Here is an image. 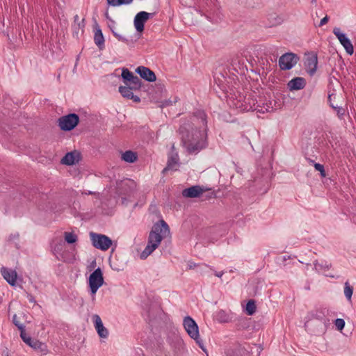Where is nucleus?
<instances>
[{"instance_id":"obj_33","label":"nucleus","mask_w":356,"mask_h":356,"mask_svg":"<svg viewBox=\"0 0 356 356\" xmlns=\"http://www.w3.org/2000/svg\"><path fill=\"white\" fill-rule=\"evenodd\" d=\"M128 83H129V86L133 87L134 90H139L141 88V81L137 76L135 75Z\"/></svg>"},{"instance_id":"obj_45","label":"nucleus","mask_w":356,"mask_h":356,"mask_svg":"<svg viewBox=\"0 0 356 356\" xmlns=\"http://www.w3.org/2000/svg\"><path fill=\"white\" fill-rule=\"evenodd\" d=\"M27 297H28V300L30 302H33V303L36 302L35 298L32 295L29 294Z\"/></svg>"},{"instance_id":"obj_24","label":"nucleus","mask_w":356,"mask_h":356,"mask_svg":"<svg viewBox=\"0 0 356 356\" xmlns=\"http://www.w3.org/2000/svg\"><path fill=\"white\" fill-rule=\"evenodd\" d=\"M137 158L136 153L131 150H127L122 154V159L127 163H134L137 160Z\"/></svg>"},{"instance_id":"obj_11","label":"nucleus","mask_w":356,"mask_h":356,"mask_svg":"<svg viewBox=\"0 0 356 356\" xmlns=\"http://www.w3.org/2000/svg\"><path fill=\"white\" fill-rule=\"evenodd\" d=\"M153 13H149L145 11H140L134 17V24L138 32H142L144 30V26L146 21Z\"/></svg>"},{"instance_id":"obj_42","label":"nucleus","mask_w":356,"mask_h":356,"mask_svg":"<svg viewBox=\"0 0 356 356\" xmlns=\"http://www.w3.org/2000/svg\"><path fill=\"white\" fill-rule=\"evenodd\" d=\"M328 20H329V17H328V16L326 15L321 20L319 26H322L325 25V24H327Z\"/></svg>"},{"instance_id":"obj_46","label":"nucleus","mask_w":356,"mask_h":356,"mask_svg":"<svg viewBox=\"0 0 356 356\" xmlns=\"http://www.w3.org/2000/svg\"><path fill=\"white\" fill-rule=\"evenodd\" d=\"M196 266H197V264L195 263H193V262H189L188 263V268L189 269H193V268H194Z\"/></svg>"},{"instance_id":"obj_7","label":"nucleus","mask_w":356,"mask_h":356,"mask_svg":"<svg viewBox=\"0 0 356 356\" xmlns=\"http://www.w3.org/2000/svg\"><path fill=\"white\" fill-rule=\"evenodd\" d=\"M298 60L299 57L297 54L287 52L280 57L279 67L282 70H289L293 68Z\"/></svg>"},{"instance_id":"obj_29","label":"nucleus","mask_w":356,"mask_h":356,"mask_svg":"<svg viewBox=\"0 0 356 356\" xmlns=\"http://www.w3.org/2000/svg\"><path fill=\"white\" fill-rule=\"evenodd\" d=\"M122 78L123 79L124 83L128 85V83L129 81H131L133 77L134 76V74L129 71L127 68H123L122 71Z\"/></svg>"},{"instance_id":"obj_27","label":"nucleus","mask_w":356,"mask_h":356,"mask_svg":"<svg viewBox=\"0 0 356 356\" xmlns=\"http://www.w3.org/2000/svg\"><path fill=\"white\" fill-rule=\"evenodd\" d=\"M215 318L219 323H227L230 321L229 314L224 310L217 312Z\"/></svg>"},{"instance_id":"obj_34","label":"nucleus","mask_w":356,"mask_h":356,"mask_svg":"<svg viewBox=\"0 0 356 356\" xmlns=\"http://www.w3.org/2000/svg\"><path fill=\"white\" fill-rule=\"evenodd\" d=\"M246 312L248 315H252L256 311V305L253 300H250L246 304Z\"/></svg>"},{"instance_id":"obj_37","label":"nucleus","mask_w":356,"mask_h":356,"mask_svg":"<svg viewBox=\"0 0 356 356\" xmlns=\"http://www.w3.org/2000/svg\"><path fill=\"white\" fill-rule=\"evenodd\" d=\"M20 337L22 338L23 341L27 345H29L31 343L32 340L33 339L26 333L25 329L20 331Z\"/></svg>"},{"instance_id":"obj_4","label":"nucleus","mask_w":356,"mask_h":356,"mask_svg":"<svg viewBox=\"0 0 356 356\" xmlns=\"http://www.w3.org/2000/svg\"><path fill=\"white\" fill-rule=\"evenodd\" d=\"M104 282L102 269L96 268L89 276L88 285L90 293L94 296Z\"/></svg>"},{"instance_id":"obj_51","label":"nucleus","mask_w":356,"mask_h":356,"mask_svg":"<svg viewBox=\"0 0 356 356\" xmlns=\"http://www.w3.org/2000/svg\"><path fill=\"white\" fill-rule=\"evenodd\" d=\"M86 194H88V195H90V194H95V193H92L91 191H88V193H85Z\"/></svg>"},{"instance_id":"obj_39","label":"nucleus","mask_w":356,"mask_h":356,"mask_svg":"<svg viewBox=\"0 0 356 356\" xmlns=\"http://www.w3.org/2000/svg\"><path fill=\"white\" fill-rule=\"evenodd\" d=\"M334 325L338 330L341 331L345 327V321L342 318H337Z\"/></svg>"},{"instance_id":"obj_1","label":"nucleus","mask_w":356,"mask_h":356,"mask_svg":"<svg viewBox=\"0 0 356 356\" xmlns=\"http://www.w3.org/2000/svg\"><path fill=\"white\" fill-rule=\"evenodd\" d=\"M207 116L204 111L193 113V121L183 123L179 133L186 151L190 154H197L207 146Z\"/></svg>"},{"instance_id":"obj_2","label":"nucleus","mask_w":356,"mask_h":356,"mask_svg":"<svg viewBox=\"0 0 356 356\" xmlns=\"http://www.w3.org/2000/svg\"><path fill=\"white\" fill-rule=\"evenodd\" d=\"M169 232V226L163 220H161L159 222L156 223L149 232L148 243L145 250L141 252L140 259H145L150 255L159 247L163 238Z\"/></svg>"},{"instance_id":"obj_44","label":"nucleus","mask_w":356,"mask_h":356,"mask_svg":"<svg viewBox=\"0 0 356 356\" xmlns=\"http://www.w3.org/2000/svg\"><path fill=\"white\" fill-rule=\"evenodd\" d=\"M72 27H73V29H74V31H73V36H74V37L78 38H79V30L81 29H78V28L75 29L74 26H72Z\"/></svg>"},{"instance_id":"obj_26","label":"nucleus","mask_w":356,"mask_h":356,"mask_svg":"<svg viewBox=\"0 0 356 356\" xmlns=\"http://www.w3.org/2000/svg\"><path fill=\"white\" fill-rule=\"evenodd\" d=\"M34 350H40L41 353H46L47 351V346L45 343L40 342L37 339H33L31 343L29 345Z\"/></svg>"},{"instance_id":"obj_32","label":"nucleus","mask_w":356,"mask_h":356,"mask_svg":"<svg viewBox=\"0 0 356 356\" xmlns=\"http://www.w3.org/2000/svg\"><path fill=\"white\" fill-rule=\"evenodd\" d=\"M314 268L316 270H328L331 268V264H329L327 261H323L321 263L315 261L314 263Z\"/></svg>"},{"instance_id":"obj_25","label":"nucleus","mask_w":356,"mask_h":356,"mask_svg":"<svg viewBox=\"0 0 356 356\" xmlns=\"http://www.w3.org/2000/svg\"><path fill=\"white\" fill-rule=\"evenodd\" d=\"M178 155L176 154L175 156H170L167 163V166L163 170V172H165L170 170H177L175 166L178 164Z\"/></svg>"},{"instance_id":"obj_20","label":"nucleus","mask_w":356,"mask_h":356,"mask_svg":"<svg viewBox=\"0 0 356 356\" xmlns=\"http://www.w3.org/2000/svg\"><path fill=\"white\" fill-rule=\"evenodd\" d=\"M330 311L325 308H321L312 314L314 318L321 321L325 325L330 324V320L326 318L325 316L329 314Z\"/></svg>"},{"instance_id":"obj_47","label":"nucleus","mask_w":356,"mask_h":356,"mask_svg":"<svg viewBox=\"0 0 356 356\" xmlns=\"http://www.w3.org/2000/svg\"><path fill=\"white\" fill-rule=\"evenodd\" d=\"M105 17H106L107 19L110 20V21L112 22V24H115V22H114L113 20H112V19H111V18L110 17V16H109V15H108V13L107 11H106V13H105Z\"/></svg>"},{"instance_id":"obj_6","label":"nucleus","mask_w":356,"mask_h":356,"mask_svg":"<svg viewBox=\"0 0 356 356\" xmlns=\"http://www.w3.org/2000/svg\"><path fill=\"white\" fill-rule=\"evenodd\" d=\"M90 239L92 245L101 250H107L112 245L111 239L106 235L90 233Z\"/></svg>"},{"instance_id":"obj_48","label":"nucleus","mask_w":356,"mask_h":356,"mask_svg":"<svg viewBox=\"0 0 356 356\" xmlns=\"http://www.w3.org/2000/svg\"><path fill=\"white\" fill-rule=\"evenodd\" d=\"M224 274L223 271L221 272H215V275L218 277H221L222 275Z\"/></svg>"},{"instance_id":"obj_17","label":"nucleus","mask_w":356,"mask_h":356,"mask_svg":"<svg viewBox=\"0 0 356 356\" xmlns=\"http://www.w3.org/2000/svg\"><path fill=\"white\" fill-rule=\"evenodd\" d=\"M1 273L7 282L11 286H15L17 283V273L15 270L6 267L1 268Z\"/></svg>"},{"instance_id":"obj_49","label":"nucleus","mask_w":356,"mask_h":356,"mask_svg":"<svg viewBox=\"0 0 356 356\" xmlns=\"http://www.w3.org/2000/svg\"><path fill=\"white\" fill-rule=\"evenodd\" d=\"M332 96H333V95H329V96H328V100L330 102H331V100H332Z\"/></svg>"},{"instance_id":"obj_40","label":"nucleus","mask_w":356,"mask_h":356,"mask_svg":"<svg viewBox=\"0 0 356 356\" xmlns=\"http://www.w3.org/2000/svg\"><path fill=\"white\" fill-rule=\"evenodd\" d=\"M13 323L19 329V331L25 329L24 325L20 323L17 320V316L16 314H14L13 316Z\"/></svg>"},{"instance_id":"obj_41","label":"nucleus","mask_w":356,"mask_h":356,"mask_svg":"<svg viewBox=\"0 0 356 356\" xmlns=\"http://www.w3.org/2000/svg\"><path fill=\"white\" fill-rule=\"evenodd\" d=\"M331 106L337 111L339 116H343L345 113V110L341 106H334L331 104Z\"/></svg>"},{"instance_id":"obj_13","label":"nucleus","mask_w":356,"mask_h":356,"mask_svg":"<svg viewBox=\"0 0 356 356\" xmlns=\"http://www.w3.org/2000/svg\"><path fill=\"white\" fill-rule=\"evenodd\" d=\"M136 72L138 74L142 79L149 82H154L156 79L154 72L147 67L139 66L136 69Z\"/></svg>"},{"instance_id":"obj_50","label":"nucleus","mask_w":356,"mask_h":356,"mask_svg":"<svg viewBox=\"0 0 356 356\" xmlns=\"http://www.w3.org/2000/svg\"><path fill=\"white\" fill-rule=\"evenodd\" d=\"M113 268L115 270H116V271H120V270H122L121 268H116V267Z\"/></svg>"},{"instance_id":"obj_15","label":"nucleus","mask_w":356,"mask_h":356,"mask_svg":"<svg viewBox=\"0 0 356 356\" xmlns=\"http://www.w3.org/2000/svg\"><path fill=\"white\" fill-rule=\"evenodd\" d=\"M205 190L201 187L200 186L196 185L189 187L188 188H185L182 191V195L184 197H200Z\"/></svg>"},{"instance_id":"obj_10","label":"nucleus","mask_w":356,"mask_h":356,"mask_svg":"<svg viewBox=\"0 0 356 356\" xmlns=\"http://www.w3.org/2000/svg\"><path fill=\"white\" fill-rule=\"evenodd\" d=\"M275 102L266 98H260L259 101H257L256 111L259 113H265L268 112H272L275 110L274 106Z\"/></svg>"},{"instance_id":"obj_5","label":"nucleus","mask_w":356,"mask_h":356,"mask_svg":"<svg viewBox=\"0 0 356 356\" xmlns=\"http://www.w3.org/2000/svg\"><path fill=\"white\" fill-rule=\"evenodd\" d=\"M79 117L75 113H70L68 115L60 117L58 120V126L63 131H71L79 123Z\"/></svg>"},{"instance_id":"obj_18","label":"nucleus","mask_w":356,"mask_h":356,"mask_svg":"<svg viewBox=\"0 0 356 356\" xmlns=\"http://www.w3.org/2000/svg\"><path fill=\"white\" fill-rule=\"evenodd\" d=\"M132 90H134L131 86H121L119 87V92L123 97L128 99H132L135 103H139L140 102V97L137 95H134Z\"/></svg>"},{"instance_id":"obj_22","label":"nucleus","mask_w":356,"mask_h":356,"mask_svg":"<svg viewBox=\"0 0 356 356\" xmlns=\"http://www.w3.org/2000/svg\"><path fill=\"white\" fill-rule=\"evenodd\" d=\"M94 42L100 50L104 48V37L101 29L98 25H97V29L95 31Z\"/></svg>"},{"instance_id":"obj_28","label":"nucleus","mask_w":356,"mask_h":356,"mask_svg":"<svg viewBox=\"0 0 356 356\" xmlns=\"http://www.w3.org/2000/svg\"><path fill=\"white\" fill-rule=\"evenodd\" d=\"M343 293L347 300H351V298L353 293V287L350 286L348 281H346L344 283Z\"/></svg>"},{"instance_id":"obj_30","label":"nucleus","mask_w":356,"mask_h":356,"mask_svg":"<svg viewBox=\"0 0 356 356\" xmlns=\"http://www.w3.org/2000/svg\"><path fill=\"white\" fill-rule=\"evenodd\" d=\"M133 0H107V3L109 6L116 7L120 6L121 5H128L130 4Z\"/></svg>"},{"instance_id":"obj_23","label":"nucleus","mask_w":356,"mask_h":356,"mask_svg":"<svg viewBox=\"0 0 356 356\" xmlns=\"http://www.w3.org/2000/svg\"><path fill=\"white\" fill-rule=\"evenodd\" d=\"M110 29H111V31L113 33V35L119 40V41H121L122 42H124L126 43L127 44L129 45V44H134L136 41V39H134L132 36H129V35H120L119 33H118L115 30H114V28L113 27H111L110 26Z\"/></svg>"},{"instance_id":"obj_35","label":"nucleus","mask_w":356,"mask_h":356,"mask_svg":"<svg viewBox=\"0 0 356 356\" xmlns=\"http://www.w3.org/2000/svg\"><path fill=\"white\" fill-rule=\"evenodd\" d=\"M74 28L81 29V33H83L84 25V19H82L81 22L79 21V17L78 15L74 16Z\"/></svg>"},{"instance_id":"obj_53","label":"nucleus","mask_w":356,"mask_h":356,"mask_svg":"<svg viewBox=\"0 0 356 356\" xmlns=\"http://www.w3.org/2000/svg\"><path fill=\"white\" fill-rule=\"evenodd\" d=\"M2 302V298L0 297V305L1 304Z\"/></svg>"},{"instance_id":"obj_31","label":"nucleus","mask_w":356,"mask_h":356,"mask_svg":"<svg viewBox=\"0 0 356 356\" xmlns=\"http://www.w3.org/2000/svg\"><path fill=\"white\" fill-rule=\"evenodd\" d=\"M65 240L69 243L72 244L77 241L78 237L74 232H65L64 233Z\"/></svg>"},{"instance_id":"obj_9","label":"nucleus","mask_w":356,"mask_h":356,"mask_svg":"<svg viewBox=\"0 0 356 356\" xmlns=\"http://www.w3.org/2000/svg\"><path fill=\"white\" fill-rule=\"evenodd\" d=\"M334 35L337 38L341 44L344 47L348 55H352L354 52V47L350 39L345 33L341 32L340 29L335 27L333 29Z\"/></svg>"},{"instance_id":"obj_16","label":"nucleus","mask_w":356,"mask_h":356,"mask_svg":"<svg viewBox=\"0 0 356 356\" xmlns=\"http://www.w3.org/2000/svg\"><path fill=\"white\" fill-rule=\"evenodd\" d=\"M92 319H93V322L95 324V327L99 336L102 338H107L108 336V331L104 326L100 316L97 314H94L92 316Z\"/></svg>"},{"instance_id":"obj_36","label":"nucleus","mask_w":356,"mask_h":356,"mask_svg":"<svg viewBox=\"0 0 356 356\" xmlns=\"http://www.w3.org/2000/svg\"><path fill=\"white\" fill-rule=\"evenodd\" d=\"M249 327V321L247 318H241L236 323L238 330H244Z\"/></svg>"},{"instance_id":"obj_14","label":"nucleus","mask_w":356,"mask_h":356,"mask_svg":"<svg viewBox=\"0 0 356 356\" xmlns=\"http://www.w3.org/2000/svg\"><path fill=\"white\" fill-rule=\"evenodd\" d=\"M81 159V154L78 151L67 152L61 159V163L72 165L79 163Z\"/></svg>"},{"instance_id":"obj_21","label":"nucleus","mask_w":356,"mask_h":356,"mask_svg":"<svg viewBox=\"0 0 356 356\" xmlns=\"http://www.w3.org/2000/svg\"><path fill=\"white\" fill-rule=\"evenodd\" d=\"M317 63L318 60L316 56H312L307 58L305 67L310 76H313L315 74L317 68Z\"/></svg>"},{"instance_id":"obj_38","label":"nucleus","mask_w":356,"mask_h":356,"mask_svg":"<svg viewBox=\"0 0 356 356\" xmlns=\"http://www.w3.org/2000/svg\"><path fill=\"white\" fill-rule=\"evenodd\" d=\"M314 168H315L316 170L320 172L321 176L322 177H326V173H325V168H324V166L322 164H320V163H314Z\"/></svg>"},{"instance_id":"obj_43","label":"nucleus","mask_w":356,"mask_h":356,"mask_svg":"<svg viewBox=\"0 0 356 356\" xmlns=\"http://www.w3.org/2000/svg\"><path fill=\"white\" fill-rule=\"evenodd\" d=\"M19 238V234H10L8 237V241H14V240H16V239H18Z\"/></svg>"},{"instance_id":"obj_8","label":"nucleus","mask_w":356,"mask_h":356,"mask_svg":"<svg viewBox=\"0 0 356 356\" xmlns=\"http://www.w3.org/2000/svg\"><path fill=\"white\" fill-rule=\"evenodd\" d=\"M234 105L242 111H256L257 101L250 96L239 97V99L234 102Z\"/></svg>"},{"instance_id":"obj_52","label":"nucleus","mask_w":356,"mask_h":356,"mask_svg":"<svg viewBox=\"0 0 356 356\" xmlns=\"http://www.w3.org/2000/svg\"><path fill=\"white\" fill-rule=\"evenodd\" d=\"M286 259H287V257H286V256H284V257H283V260H284V261H286Z\"/></svg>"},{"instance_id":"obj_12","label":"nucleus","mask_w":356,"mask_h":356,"mask_svg":"<svg viewBox=\"0 0 356 356\" xmlns=\"http://www.w3.org/2000/svg\"><path fill=\"white\" fill-rule=\"evenodd\" d=\"M250 351L245 345L237 344L234 347H230L225 350V356H246Z\"/></svg>"},{"instance_id":"obj_19","label":"nucleus","mask_w":356,"mask_h":356,"mask_svg":"<svg viewBox=\"0 0 356 356\" xmlns=\"http://www.w3.org/2000/svg\"><path fill=\"white\" fill-rule=\"evenodd\" d=\"M306 86V81L302 77H295L287 83L288 88L291 90H298L304 88Z\"/></svg>"},{"instance_id":"obj_3","label":"nucleus","mask_w":356,"mask_h":356,"mask_svg":"<svg viewBox=\"0 0 356 356\" xmlns=\"http://www.w3.org/2000/svg\"><path fill=\"white\" fill-rule=\"evenodd\" d=\"M183 325L189 337L195 341L196 343L202 350L206 351L203 341L200 337L199 328L196 322L191 316H188L184 318Z\"/></svg>"}]
</instances>
